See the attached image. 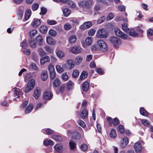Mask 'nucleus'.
<instances>
[{
	"mask_svg": "<svg viewBox=\"0 0 153 153\" xmlns=\"http://www.w3.org/2000/svg\"><path fill=\"white\" fill-rule=\"evenodd\" d=\"M120 123V121L117 118H115L113 119V124L114 126L117 125L119 124Z\"/></svg>",
	"mask_w": 153,
	"mask_h": 153,
	"instance_id": "69168bd1",
	"label": "nucleus"
},
{
	"mask_svg": "<svg viewBox=\"0 0 153 153\" xmlns=\"http://www.w3.org/2000/svg\"><path fill=\"white\" fill-rule=\"evenodd\" d=\"M36 40L39 45L41 46L42 45V42L43 39L42 37L40 35L38 36L36 38Z\"/></svg>",
	"mask_w": 153,
	"mask_h": 153,
	"instance_id": "bb28decb",
	"label": "nucleus"
},
{
	"mask_svg": "<svg viewBox=\"0 0 153 153\" xmlns=\"http://www.w3.org/2000/svg\"><path fill=\"white\" fill-rule=\"evenodd\" d=\"M110 40L111 42L116 48H117L118 46L120 45L121 43L120 39L117 37L113 36L111 37Z\"/></svg>",
	"mask_w": 153,
	"mask_h": 153,
	"instance_id": "39448f33",
	"label": "nucleus"
},
{
	"mask_svg": "<svg viewBox=\"0 0 153 153\" xmlns=\"http://www.w3.org/2000/svg\"><path fill=\"white\" fill-rule=\"evenodd\" d=\"M110 135L112 138H114L117 136L116 130L115 129H112L110 133Z\"/></svg>",
	"mask_w": 153,
	"mask_h": 153,
	"instance_id": "f704fd0d",
	"label": "nucleus"
},
{
	"mask_svg": "<svg viewBox=\"0 0 153 153\" xmlns=\"http://www.w3.org/2000/svg\"><path fill=\"white\" fill-rule=\"evenodd\" d=\"M108 36L107 31L104 28L100 29L97 31L96 36L97 38H106Z\"/></svg>",
	"mask_w": 153,
	"mask_h": 153,
	"instance_id": "f03ea898",
	"label": "nucleus"
},
{
	"mask_svg": "<svg viewBox=\"0 0 153 153\" xmlns=\"http://www.w3.org/2000/svg\"><path fill=\"white\" fill-rule=\"evenodd\" d=\"M118 129L120 133L121 134H123L124 132V128L123 126L122 125L119 126Z\"/></svg>",
	"mask_w": 153,
	"mask_h": 153,
	"instance_id": "052dcab7",
	"label": "nucleus"
},
{
	"mask_svg": "<svg viewBox=\"0 0 153 153\" xmlns=\"http://www.w3.org/2000/svg\"><path fill=\"white\" fill-rule=\"evenodd\" d=\"M41 92L39 88H37L35 89L34 91L33 96L36 99H38L40 96Z\"/></svg>",
	"mask_w": 153,
	"mask_h": 153,
	"instance_id": "f3484780",
	"label": "nucleus"
},
{
	"mask_svg": "<svg viewBox=\"0 0 153 153\" xmlns=\"http://www.w3.org/2000/svg\"><path fill=\"white\" fill-rule=\"evenodd\" d=\"M41 23L40 19H34L31 23V25L34 27L36 28L38 27Z\"/></svg>",
	"mask_w": 153,
	"mask_h": 153,
	"instance_id": "2eb2a0df",
	"label": "nucleus"
},
{
	"mask_svg": "<svg viewBox=\"0 0 153 153\" xmlns=\"http://www.w3.org/2000/svg\"><path fill=\"white\" fill-rule=\"evenodd\" d=\"M33 109V105L31 104H30L27 107L25 110V112L26 114H28Z\"/></svg>",
	"mask_w": 153,
	"mask_h": 153,
	"instance_id": "c85d7f7f",
	"label": "nucleus"
},
{
	"mask_svg": "<svg viewBox=\"0 0 153 153\" xmlns=\"http://www.w3.org/2000/svg\"><path fill=\"white\" fill-rule=\"evenodd\" d=\"M88 73L85 71H83L79 76L80 80H83L87 76Z\"/></svg>",
	"mask_w": 153,
	"mask_h": 153,
	"instance_id": "c756f323",
	"label": "nucleus"
},
{
	"mask_svg": "<svg viewBox=\"0 0 153 153\" xmlns=\"http://www.w3.org/2000/svg\"><path fill=\"white\" fill-rule=\"evenodd\" d=\"M128 142L129 141L128 138L126 137H124L120 141V146L122 148L125 147L128 144Z\"/></svg>",
	"mask_w": 153,
	"mask_h": 153,
	"instance_id": "9b49d317",
	"label": "nucleus"
},
{
	"mask_svg": "<svg viewBox=\"0 0 153 153\" xmlns=\"http://www.w3.org/2000/svg\"><path fill=\"white\" fill-rule=\"evenodd\" d=\"M67 133L68 134H74V135H76V137H75L74 136H73V138L75 139H77V137L79 138L80 136L79 134L77 132H73L71 130L68 131Z\"/></svg>",
	"mask_w": 153,
	"mask_h": 153,
	"instance_id": "2f4dec72",
	"label": "nucleus"
},
{
	"mask_svg": "<svg viewBox=\"0 0 153 153\" xmlns=\"http://www.w3.org/2000/svg\"><path fill=\"white\" fill-rule=\"evenodd\" d=\"M39 7V4L37 3H35L33 4L32 6V8L33 11L36 10Z\"/></svg>",
	"mask_w": 153,
	"mask_h": 153,
	"instance_id": "864d4df0",
	"label": "nucleus"
},
{
	"mask_svg": "<svg viewBox=\"0 0 153 153\" xmlns=\"http://www.w3.org/2000/svg\"><path fill=\"white\" fill-rule=\"evenodd\" d=\"M62 66L65 69H71L74 66V62L71 59H69L65 63L62 65Z\"/></svg>",
	"mask_w": 153,
	"mask_h": 153,
	"instance_id": "423d86ee",
	"label": "nucleus"
},
{
	"mask_svg": "<svg viewBox=\"0 0 153 153\" xmlns=\"http://www.w3.org/2000/svg\"><path fill=\"white\" fill-rule=\"evenodd\" d=\"M89 84L88 82H84L82 85V89L85 91H88L89 88Z\"/></svg>",
	"mask_w": 153,
	"mask_h": 153,
	"instance_id": "412c9836",
	"label": "nucleus"
},
{
	"mask_svg": "<svg viewBox=\"0 0 153 153\" xmlns=\"http://www.w3.org/2000/svg\"><path fill=\"white\" fill-rule=\"evenodd\" d=\"M69 146L71 149H74L76 145L74 142L71 141L69 142Z\"/></svg>",
	"mask_w": 153,
	"mask_h": 153,
	"instance_id": "4d7b16f0",
	"label": "nucleus"
},
{
	"mask_svg": "<svg viewBox=\"0 0 153 153\" xmlns=\"http://www.w3.org/2000/svg\"><path fill=\"white\" fill-rule=\"evenodd\" d=\"M50 59L49 56H46L42 57L40 60V63L41 64H44L45 62H49Z\"/></svg>",
	"mask_w": 153,
	"mask_h": 153,
	"instance_id": "dca6fc26",
	"label": "nucleus"
},
{
	"mask_svg": "<svg viewBox=\"0 0 153 153\" xmlns=\"http://www.w3.org/2000/svg\"><path fill=\"white\" fill-rule=\"evenodd\" d=\"M48 77V75L47 71H45L42 72L41 74V78L43 80H46L47 79Z\"/></svg>",
	"mask_w": 153,
	"mask_h": 153,
	"instance_id": "6ab92c4d",
	"label": "nucleus"
},
{
	"mask_svg": "<svg viewBox=\"0 0 153 153\" xmlns=\"http://www.w3.org/2000/svg\"><path fill=\"white\" fill-rule=\"evenodd\" d=\"M49 33L50 35L53 36H55L56 34V31L52 29L50 30L49 31Z\"/></svg>",
	"mask_w": 153,
	"mask_h": 153,
	"instance_id": "680f3d73",
	"label": "nucleus"
},
{
	"mask_svg": "<svg viewBox=\"0 0 153 153\" xmlns=\"http://www.w3.org/2000/svg\"><path fill=\"white\" fill-rule=\"evenodd\" d=\"M53 94L50 91L46 92L44 93L43 97L46 100H51Z\"/></svg>",
	"mask_w": 153,
	"mask_h": 153,
	"instance_id": "ddd939ff",
	"label": "nucleus"
},
{
	"mask_svg": "<svg viewBox=\"0 0 153 153\" xmlns=\"http://www.w3.org/2000/svg\"><path fill=\"white\" fill-rule=\"evenodd\" d=\"M82 51V49L79 46H74L72 48L71 50V51L75 54L80 53Z\"/></svg>",
	"mask_w": 153,
	"mask_h": 153,
	"instance_id": "1a4fd4ad",
	"label": "nucleus"
},
{
	"mask_svg": "<svg viewBox=\"0 0 153 153\" xmlns=\"http://www.w3.org/2000/svg\"><path fill=\"white\" fill-rule=\"evenodd\" d=\"M134 149L136 152H141L142 149V146L140 143L137 142L136 143L134 146Z\"/></svg>",
	"mask_w": 153,
	"mask_h": 153,
	"instance_id": "9d476101",
	"label": "nucleus"
},
{
	"mask_svg": "<svg viewBox=\"0 0 153 153\" xmlns=\"http://www.w3.org/2000/svg\"><path fill=\"white\" fill-rule=\"evenodd\" d=\"M37 51L41 56H44L45 54V53L42 48H39L37 49Z\"/></svg>",
	"mask_w": 153,
	"mask_h": 153,
	"instance_id": "72a5a7b5",
	"label": "nucleus"
},
{
	"mask_svg": "<svg viewBox=\"0 0 153 153\" xmlns=\"http://www.w3.org/2000/svg\"><path fill=\"white\" fill-rule=\"evenodd\" d=\"M123 30L125 32H127L129 30L127 27V25L126 23H124L122 24Z\"/></svg>",
	"mask_w": 153,
	"mask_h": 153,
	"instance_id": "de8ad7c7",
	"label": "nucleus"
},
{
	"mask_svg": "<svg viewBox=\"0 0 153 153\" xmlns=\"http://www.w3.org/2000/svg\"><path fill=\"white\" fill-rule=\"evenodd\" d=\"M46 42L47 43L52 45H54L56 43L55 41H54L53 39L50 36L47 37Z\"/></svg>",
	"mask_w": 153,
	"mask_h": 153,
	"instance_id": "a211bd4d",
	"label": "nucleus"
},
{
	"mask_svg": "<svg viewBox=\"0 0 153 153\" xmlns=\"http://www.w3.org/2000/svg\"><path fill=\"white\" fill-rule=\"evenodd\" d=\"M71 27V25L68 23H65L64 26V28L65 30H70Z\"/></svg>",
	"mask_w": 153,
	"mask_h": 153,
	"instance_id": "603ef678",
	"label": "nucleus"
},
{
	"mask_svg": "<svg viewBox=\"0 0 153 153\" xmlns=\"http://www.w3.org/2000/svg\"><path fill=\"white\" fill-rule=\"evenodd\" d=\"M13 90L15 91L14 94L15 95V96H17L16 98H18L19 97V95L20 94V89L19 88H14Z\"/></svg>",
	"mask_w": 153,
	"mask_h": 153,
	"instance_id": "4c0bfd02",
	"label": "nucleus"
},
{
	"mask_svg": "<svg viewBox=\"0 0 153 153\" xmlns=\"http://www.w3.org/2000/svg\"><path fill=\"white\" fill-rule=\"evenodd\" d=\"M93 4L92 0H83L80 1L79 3V6L80 7L89 9Z\"/></svg>",
	"mask_w": 153,
	"mask_h": 153,
	"instance_id": "7ed1b4c3",
	"label": "nucleus"
},
{
	"mask_svg": "<svg viewBox=\"0 0 153 153\" xmlns=\"http://www.w3.org/2000/svg\"><path fill=\"white\" fill-rule=\"evenodd\" d=\"M70 21L73 25H76L79 24V21L78 19L76 18H73L70 20Z\"/></svg>",
	"mask_w": 153,
	"mask_h": 153,
	"instance_id": "49530a36",
	"label": "nucleus"
},
{
	"mask_svg": "<svg viewBox=\"0 0 153 153\" xmlns=\"http://www.w3.org/2000/svg\"><path fill=\"white\" fill-rule=\"evenodd\" d=\"M35 81L34 79H30L26 87L25 92V93H28L35 86Z\"/></svg>",
	"mask_w": 153,
	"mask_h": 153,
	"instance_id": "20e7f679",
	"label": "nucleus"
},
{
	"mask_svg": "<svg viewBox=\"0 0 153 153\" xmlns=\"http://www.w3.org/2000/svg\"><path fill=\"white\" fill-rule=\"evenodd\" d=\"M105 19V18L104 16H102L98 19L97 21V23L98 24H101L104 22Z\"/></svg>",
	"mask_w": 153,
	"mask_h": 153,
	"instance_id": "bf43d9fd",
	"label": "nucleus"
},
{
	"mask_svg": "<svg viewBox=\"0 0 153 153\" xmlns=\"http://www.w3.org/2000/svg\"><path fill=\"white\" fill-rule=\"evenodd\" d=\"M114 32L116 35L122 38L123 39H126L127 37V35L124 34L118 28H116L114 29Z\"/></svg>",
	"mask_w": 153,
	"mask_h": 153,
	"instance_id": "0eeeda50",
	"label": "nucleus"
},
{
	"mask_svg": "<svg viewBox=\"0 0 153 153\" xmlns=\"http://www.w3.org/2000/svg\"><path fill=\"white\" fill-rule=\"evenodd\" d=\"M53 138L56 141L59 142L61 141L62 140L61 137L56 135H53Z\"/></svg>",
	"mask_w": 153,
	"mask_h": 153,
	"instance_id": "79ce46f5",
	"label": "nucleus"
},
{
	"mask_svg": "<svg viewBox=\"0 0 153 153\" xmlns=\"http://www.w3.org/2000/svg\"><path fill=\"white\" fill-rule=\"evenodd\" d=\"M63 13L64 16L67 17L70 14L71 10L69 9L65 8L63 10Z\"/></svg>",
	"mask_w": 153,
	"mask_h": 153,
	"instance_id": "cd10ccee",
	"label": "nucleus"
},
{
	"mask_svg": "<svg viewBox=\"0 0 153 153\" xmlns=\"http://www.w3.org/2000/svg\"><path fill=\"white\" fill-rule=\"evenodd\" d=\"M114 17V15L111 13H110L108 14V16L106 18V20L107 21L113 19Z\"/></svg>",
	"mask_w": 153,
	"mask_h": 153,
	"instance_id": "8fccbe9b",
	"label": "nucleus"
},
{
	"mask_svg": "<svg viewBox=\"0 0 153 153\" xmlns=\"http://www.w3.org/2000/svg\"><path fill=\"white\" fill-rule=\"evenodd\" d=\"M28 46V45L26 43V41L25 40H24L22 42V49H24L26 48Z\"/></svg>",
	"mask_w": 153,
	"mask_h": 153,
	"instance_id": "5fc2aeb1",
	"label": "nucleus"
},
{
	"mask_svg": "<svg viewBox=\"0 0 153 153\" xmlns=\"http://www.w3.org/2000/svg\"><path fill=\"white\" fill-rule=\"evenodd\" d=\"M39 30L41 33H45L47 32L48 28L46 26L43 25L40 27Z\"/></svg>",
	"mask_w": 153,
	"mask_h": 153,
	"instance_id": "5701e85b",
	"label": "nucleus"
},
{
	"mask_svg": "<svg viewBox=\"0 0 153 153\" xmlns=\"http://www.w3.org/2000/svg\"><path fill=\"white\" fill-rule=\"evenodd\" d=\"M56 70L59 73H62L64 71L63 68L59 65H57L56 66Z\"/></svg>",
	"mask_w": 153,
	"mask_h": 153,
	"instance_id": "13d9d810",
	"label": "nucleus"
},
{
	"mask_svg": "<svg viewBox=\"0 0 153 153\" xmlns=\"http://www.w3.org/2000/svg\"><path fill=\"white\" fill-rule=\"evenodd\" d=\"M60 84V81L58 79H56L53 82V86L57 87L59 86Z\"/></svg>",
	"mask_w": 153,
	"mask_h": 153,
	"instance_id": "c9c22d12",
	"label": "nucleus"
},
{
	"mask_svg": "<svg viewBox=\"0 0 153 153\" xmlns=\"http://www.w3.org/2000/svg\"><path fill=\"white\" fill-rule=\"evenodd\" d=\"M55 150L58 152H62L63 149L62 145L60 144H57L54 146Z\"/></svg>",
	"mask_w": 153,
	"mask_h": 153,
	"instance_id": "4468645a",
	"label": "nucleus"
},
{
	"mask_svg": "<svg viewBox=\"0 0 153 153\" xmlns=\"http://www.w3.org/2000/svg\"><path fill=\"white\" fill-rule=\"evenodd\" d=\"M77 122L78 124L83 128L85 127V124L83 121L81 120H78Z\"/></svg>",
	"mask_w": 153,
	"mask_h": 153,
	"instance_id": "e2e57ef3",
	"label": "nucleus"
},
{
	"mask_svg": "<svg viewBox=\"0 0 153 153\" xmlns=\"http://www.w3.org/2000/svg\"><path fill=\"white\" fill-rule=\"evenodd\" d=\"M48 69L50 73L55 71L54 66L51 65H50L48 66Z\"/></svg>",
	"mask_w": 153,
	"mask_h": 153,
	"instance_id": "774afa93",
	"label": "nucleus"
},
{
	"mask_svg": "<svg viewBox=\"0 0 153 153\" xmlns=\"http://www.w3.org/2000/svg\"><path fill=\"white\" fill-rule=\"evenodd\" d=\"M47 22L48 25H55L57 23V22L54 20L49 19L47 20Z\"/></svg>",
	"mask_w": 153,
	"mask_h": 153,
	"instance_id": "c03bdc74",
	"label": "nucleus"
},
{
	"mask_svg": "<svg viewBox=\"0 0 153 153\" xmlns=\"http://www.w3.org/2000/svg\"><path fill=\"white\" fill-rule=\"evenodd\" d=\"M88 116V112L86 109L82 110L81 113V117L82 119L86 118Z\"/></svg>",
	"mask_w": 153,
	"mask_h": 153,
	"instance_id": "aec40b11",
	"label": "nucleus"
},
{
	"mask_svg": "<svg viewBox=\"0 0 153 153\" xmlns=\"http://www.w3.org/2000/svg\"><path fill=\"white\" fill-rule=\"evenodd\" d=\"M80 149L83 152H85L88 149V147L87 145L85 143L82 144L80 147Z\"/></svg>",
	"mask_w": 153,
	"mask_h": 153,
	"instance_id": "ea45409f",
	"label": "nucleus"
},
{
	"mask_svg": "<svg viewBox=\"0 0 153 153\" xmlns=\"http://www.w3.org/2000/svg\"><path fill=\"white\" fill-rule=\"evenodd\" d=\"M61 77L62 79L65 81L67 80L68 78V76L66 73L63 74Z\"/></svg>",
	"mask_w": 153,
	"mask_h": 153,
	"instance_id": "0e129e2a",
	"label": "nucleus"
},
{
	"mask_svg": "<svg viewBox=\"0 0 153 153\" xmlns=\"http://www.w3.org/2000/svg\"><path fill=\"white\" fill-rule=\"evenodd\" d=\"M30 66L31 68L34 70H37L38 69L36 64L33 62L31 63Z\"/></svg>",
	"mask_w": 153,
	"mask_h": 153,
	"instance_id": "3c124183",
	"label": "nucleus"
},
{
	"mask_svg": "<svg viewBox=\"0 0 153 153\" xmlns=\"http://www.w3.org/2000/svg\"><path fill=\"white\" fill-rule=\"evenodd\" d=\"M31 13V10L27 9L25 13V19L27 20H28L30 17Z\"/></svg>",
	"mask_w": 153,
	"mask_h": 153,
	"instance_id": "b1692460",
	"label": "nucleus"
},
{
	"mask_svg": "<svg viewBox=\"0 0 153 153\" xmlns=\"http://www.w3.org/2000/svg\"><path fill=\"white\" fill-rule=\"evenodd\" d=\"M76 36L75 35H72L69 39V41L70 43L72 44L74 43L76 40Z\"/></svg>",
	"mask_w": 153,
	"mask_h": 153,
	"instance_id": "a878e982",
	"label": "nucleus"
},
{
	"mask_svg": "<svg viewBox=\"0 0 153 153\" xmlns=\"http://www.w3.org/2000/svg\"><path fill=\"white\" fill-rule=\"evenodd\" d=\"M142 124L145 126H148L150 124V122L146 119H143L141 120Z\"/></svg>",
	"mask_w": 153,
	"mask_h": 153,
	"instance_id": "37998d69",
	"label": "nucleus"
},
{
	"mask_svg": "<svg viewBox=\"0 0 153 153\" xmlns=\"http://www.w3.org/2000/svg\"><path fill=\"white\" fill-rule=\"evenodd\" d=\"M45 146L48 145H52L53 144V142L51 140H47L44 141L43 142Z\"/></svg>",
	"mask_w": 153,
	"mask_h": 153,
	"instance_id": "473e14b6",
	"label": "nucleus"
},
{
	"mask_svg": "<svg viewBox=\"0 0 153 153\" xmlns=\"http://www.w3.org/2000/svg\"><path fill=\"white\" fill-rule=\"evenodd\" d=\"M74 85L73 83L71 81H69L67 84V88L68 89H71L73 88Z\"/></svg>",
	"mask_w": 153,
	"mask_h": 153,
	"instance_id": "a19ab883",
	"label": "nucleus"
},
{
	"mask_svg": "<svg viewBox=\"0 0 153 153\" xmlns=\"http://www.w3.org/2000/svg\"><path fill=\"white\" fill-rule=\"evenodd\" d=\"M140 114L144 116L147 117L148 115V112L143 108H140Z\"/></svg>",
	"mask_w": 153,
	"mask_h": 153,
	"instance_id": "393cba45",
	"label": "nucleus"
},
{
	"mask_svg": "<svg viewBox=\"0 0 153 153\" xmlns=\"http://www.w3.org/2000/svg\"><path fill=\"white\" fill-rule=\"evenodd\" d=\"M85 47L86 45H90L92 43V38L91 37H88L86 38L85 40Z\"/></svg>",
	"mask_w": 153,
	"mask_h": 153,
	"instance_id": "4be33fe9",
	"label": "nucleus"
},
{
	"mask_svg": "<svg viewBox=\"0 0 153 153\" xmlns=\"http://www.w3.org/2000/svg\"><path fill=\"white\" fill-rule=\"evenodd\" d=\"M45 51L48 53H52L53 52V49L51 48L49 46H45Z\"/></svg>",
	"mask_w": 153,
	"mask_h": 153,
	"instance_id": "58836bf2",
	"label": "nucleus"
},
{
	"mask_svg": "<svg viewBox=\"0 0 153 153\" xmlns=\"http://www.w3.org/2000/svg\"><path fill=\"white\" fill-rule=\"evenodd\" d=\"M92 25V23L91 22H86L80 26V29L82 30H84L85 29L89 28Z\"/></svg>",
	"mask_w": 153,
	"mask_h": 153,
	"instance_id": "6e6552de",
	"label": "nucleus"
},
{
	"mask_svg": "<svg viewBox=\"0 0 153 153\" xmlns=\"http://www.w3.org/2000/svg\"><path fill=\"white\" fill-rule=\"evenodd\" d=\"M41 12L40 14L44 15L46 13L47 10L46 8L42 7L41 8Z\"/></svg>",
	"mask_w": 153,
	"mask_h": 153,
	"instance_id": "338daca9",
	"label": "nucleus"
},
{
	"mask_svg": "<svg viewBox=\"0 0 153 153\" xmlns=\"http://www.w3.org/2000/svg\"><path fill=\"white\" fill-rule=\"evenodd\" d=\"M23 12L24 10L23 9L18 10V14L19 16V19H21L23 15Z\"/></svg>",
	"mask_w": 153,
	"mask_h": 153,
	"instance_id": "a18cd8bd",
	"label": "nucleus"
},
{
	"mask_svg": "<svg viewBox=\"0 0 153 153\" xmlns=\"http://www.w3.org/2000/svg\"><path fill=\"white\" fill-rule=\"evenodd\" d=\"M56 54L59 58H62L65 56L64 53L61 51H58L56 52Z\"/></svg>",
	"mask_w": 153,
	"mask_h": 153,
	"instance_id": "e433bc0d",
	"label": "nucleus"
},
{
	"mask_svg": "<svg viewBox=\"0 0 153 153\" xmlns=\"http://www.w3.org/2000/svg\"><path fill=\"white\" fill-rule=\"evenodd\" d=\"M79 74V71L77 70H75L73 71L72 76L73 78H75L77 77Z\"/></svg>",
	"mask_w": 153,
	"mask_h": 153,
	"instance_id": "09e8293b",
	"label": "nucleus"
},
{
	"mask_svg": "<svg viewBox=\"0 0 153 153\" xmlns=\"http://www.w3.org/2000/svg\"><path fill=\"white\" fill-rule=\"evenodd\" d=\"M129 35L132 37H136L138 36V34L136 33L134 30H130L128 33Z\"/></svg>",
	"mask_w": 153,
	"mask_h": 153,
	"instance_id": "7c9ffc66",
	"label": "nucleus"
},
{
	"mask_svg": "<svg viewBox=\"0 0 153 153\" xmlns=\"http://www.w3.org/2000/svg\"><path fill=\"white\" fill-rule=\"evenodd\" d=\"M22 51L24 53L27 55H30L31 53L29 49L26 48L22 49Z\"/></svg>",
	"mask_w": 153,
	"mask_h": 153,
	"instance_id": "6e6d98bb",
	"label": "nucleus"
},
{
	"mask_svg": "<svg viewBox=\"0 0 153 153\" xmlns=\"http://www.w3.org/2000/svg\"><path fill=\"white\" fill-rule=\"evenodd\" d=\"M29 42L30 47L32 48H35L37 46L36 44L34 39L30 37L29 39Z\"/></svg>",
	"mask_w": 153,
	"mask_h": 153,
	"instance_id": "f8f14e48",
	"label": "nucleus"
},
{
	"mask_svg": "<svg viewBox=\"0 0 153 153\" xmlns=\"http://www.w3.org/2000/svg\"><path fill=\"white\" fill-rule=\"evenodd\" d=\"M97 46L99 49L102 51H106L108 49V47L106 43L102 40H99L97 41Z\"/></svg>",
	"mask_w": 153,
	"mask_h": 153,
	"instance_id": "f257e3e1",
	"label": "nucleus"
}]
</instances>
